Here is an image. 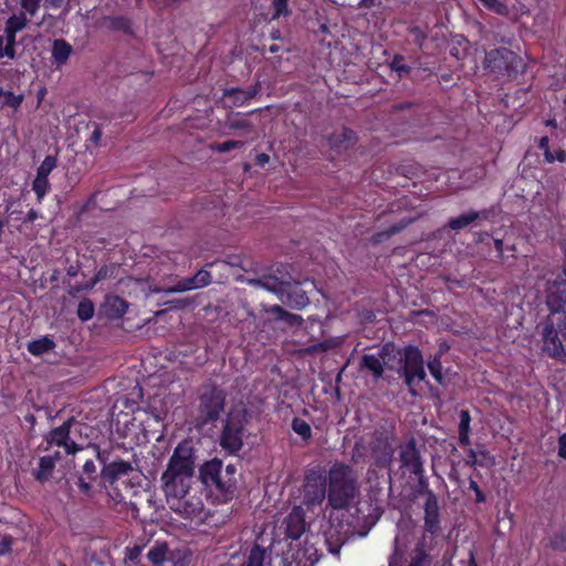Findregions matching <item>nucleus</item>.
Returning <instances> with one entry per match:
<instances>
[{"instance_id":"obj_35","label":"nucleus","mask_w":566,"mask_h":566,"mask_svg":"<svg viewBox=\"0 0 566 566\" xmlns=\"http://www.w3.org/2000/svg\"><path fill=\"white\" fill-rule=\"evenodd\" d=\"M23 95H15L11 91H4L2 87H0V106L1 107H10L13 109H18L22 102H23Z\"/></svg>"},{"instance_id":"obj_33","label":"nucleus","mask_w":566,"mask_h":566,"mask_svg":"<svg viewBox=\"0 0 566 566\" xmlns=\"http://www.w3.org/2000/svg\"><path fill=\"white\" fill-rule=\"evenodd\" d=\"M260 285L269 292L274 293L280 300L286 286L287 281L280 280L276 276L268 275L259 280Z\"/></svg>"},{"instance_id":"obj_8","label":"nucleus","mask_w":566,"mask_h":566,"mask_svg":"<svg viewBox=\"0 0 566 566\" xmlns=\"http://www.w3.org/2000/svg\"><path fill=\"white\" fill-rule=\"evenodd\" d=\"M198 412L202 424L218 421L226 407V392L216 385L203 387L198 397Z\"/></svg>"},{"instance_id":"obj_57","label":"nucleus","mask_w":566,"mask_h":566,"mask_svg":"<svg viewBox=\"0 0 566 566\" xmlns=\"http://www.w3.org/2000/svg\"><path fill=\"white\" fill-rule=\"evenodd\" d=\"M140 554H142V547L138 545H135L133 547H126L125 559L133 562V563L138 562Z\"/></svg>"},{"instance_id":"obj_15","label":"nucleus","mask_w":566,"mask_h":566,"mask_svg":"<svg viewBox=\"0 0 566 566\" xmlns=\"http://www.w3.org/2000/svg\"><path fill=\"white\" fill-rule=\"evenodd\" d=\"M392 350L394 345L386 343L381 346L377 356L374 354H364L359 361V368L370 371L375 380L382 378L386 358L390 356Z\"/></svg>"},{"instance_id":"obj_22","label":"nucleus","mask_w":566,"mask_h":566,"mask_svg":"<svg viewBox=\"0 0 566 566\" xmlns=\"http://www.w3.org/2000/svg\"><path fill=\"white\" fill-rule=\"evenodd\" d=\"M285 535L291 539H298L305 532V514L301 507H293L284 520Z\"/></svg>"},{"instance_id":"obj_64","label":"nucleus","mask_w":566,"mask_h":566,"mask_svg":"<svg viewBox=\"0 0 566 566\" xmlns=\"http://www.w3.org/2000/svg\"><path fill=\"white\" fill-rule=\"evenodd\" d=\"M558 457L566 459V432L558 438Z\"/></svg>"},{"instance_id":"obj_25","label":"nucleus","mask_w":566,"mask_h":566,"mask_svg":"<svg viewBox=\"0 0 566 566\" xmlns=\"http://www.w3.org/2000/svg\"><path fill=\"white\" fill-rule=\"evenodd\" d=\"M103 23L111 31L134 34L132 19L126 15H107L103 18Z\"/></svg>"},{"instance_id":"obj_23","label":"nucleus","mask_w":566,"mask_h":566,"mask_svg":"<svg viewBox=\"0 0 566 566\" xmlns=\"http://www.w3.org/2000/svg\"><path fill=\"white\" fill-rule=\"evenodd\" d=\"M356 142V133L348 127H343L340 132L333 133L328 137V146L337 153L352 148Z\"/></svg>"},{"instance_id":"obj_45","label":"nucleus","mask_w":566,"mask_h":566,"mask_svg":"<svg viewBox=\"0 0 566 566\" xmlns=\"http://www.w3.org/2000/svg\"><path fill=\"white\" fill-rule=\"evenodd\" d=\"M549 547L557 552H566V528L549 537Z\"/></svg>"},{"instance_id":"obj_26","label":"nucleus","mask_w":566,"mask_h":566,"mask_svg":"<svg viewBox=\"0 0 566 566\" xmlns=\"http://www.w3.org/2000/svg\"><path fill=\"white\" fill-rule=\"evenodd\" d=\"M72 52H73L72 45L67 41H65L63 39H56L53 41L52 59L57 67L66 64Z\"/></svg>"},{"instance_id":"obj_32","label":"nucleus","mask_w":566,"mask_h":566,"mask_svg":"<svg viewBox=\"0 0 566 566\" xmlns=\"http://www.w3.org/2000/svg\"><path fill=\"white\" fill-rule=\"evenodd\" d=\"M29 24V14L20 11L17 14H12L6 22L4 32L17 34L22 31Z\"/></svg>"},{"instance_id":"obj_9","label":"nucleus","mask_w":566,"mask_h":566,"mask_svg":"<svg viewBox=\"0 0 566 566\" xmlns=\"http://www.w3.org/2000/svg\"><path fill=\"white\" fill-rule=\"evenodd\" d=\"M484 67L497 75L517 74L524 67L520 55L507 48H496L485 54Z\"/></svg>"},{"instance_id":"obj_31","label":"nucleus","mask_w":566,"mask_h":566,"mask_svg":"<svg viewBox=\"0 0 566 566\" xmlns=\"http://www.w3.org/2000/svg\"><path fill=\"white\" fill-rule=\"evenodd\" d=\"M55 465L51 458L46 455L41 457L39 459V467L33 473L34 479L41 483L46 482L51 478Z\"/></svg>"},{"instance_id":"obj_48","label":"nucleus","mask_w":566,"mask_h":566,"mask_svg":"<svg viewBox=\"0 0 566 566\" xmlns=\"http://www.w3.org/2000/svg\"><path fill=\"white\" fill-rule=\"evenodd\" d=\"M42 0H19L22 12L29 14L30 18L38 14Z\"/></svg>"},{"instance_id":"obj_38","label":"nucleus","mask_w":566,"mask_h":566,"mask_svg":"<svg viewBox=\"0 0 566 566\" xmlns=\"http://www.w3.org/2000/svg\"><path fill=\"white\" fill-rule=\"evenodd\" d=\"M223 97L230 98L232 102V105L237 106V107L244 106V105L249 104V102L247 99L245 91L243 88H239V87L227 88L223 92Z\"/></svg>"},{"instance_id":"obj_36","label":"nucleus","mask_w":566,"mask_h":566,"mask_svg":"<svg viewBox=\"0 0 566 566\" xmlns=\"http://www.w3.org/2000/svg\"><path fill=\"white\" fill-rule=\"evenodd\" d=\"M369 455V443L366 444L363 439H359L355 442L353 452H352V461L355 464L366 463Z\"/></svg>"},{"instance_id":"obj_37","label":"nucleus","mask_w":566,"mask_h":566,"mask_svg":"<svg viewBox=\"0 0 566 566\" xmlns=\"http://www.w3.org/2000/svg\"><path fill=\"white\" fill-rule=\"evenodd\" d=\"M292 430L298 434L305 442L312 439V428L307 421L300 417L293 418L291 422Z\"/></svg>"},{"instance_id":"obj_13","label":"nucleus","mask_w":566,"mask_h":566,"mask_svg":"<svg viewBox=\"0 0 566 566\" xmlns=\"http://www.w3.org/2000/svg\"><path fill=\"white\" fill-rule=\"evenodd\" d=\"M399 463L405 474L415 475L426 472L424 461L413 437L399 447Z\"/></svg>"},{"instance_id":"obj_27","label":"nucleus","mask_w":566,"mask_h":566,"mask_svg":"<svg viewBox=\"0 0 566 566\" xmlns=\"http://www.w3.org/2000/svg\"><path fill=\"white\" fill-rule=\"evenodd\" d=\"M411 219H402L394 224H391L386 230L376 232L371 235V242L375 244H379L391 238L392 235L400 233L405 230L410 223Z\"/></svg>"},{"instance_id":"obj_30","label":"nucleus","mask_w":566,"mask_h":566,"mask_svg":"<svg viewBox=\"0 0 566 566\" xmlns=\"http://www.w3.org/2000/svg\"><path fill=\"white\" fill-rule=\"evenodd\" d=\"M266 559H270V553L266 548L255 543L249 552L247 562L241 566H264Z\"/></svg>"},{"instance_id":"obj_12","label":"nucleus","mask_w":566,"mask_h":566,"mask_svg":"<svg viewBox=\"0 0 566 566\" xmlns=\"http://www.w3.org/2000/svg\"><path fill=\"white\" fill-rule=\"evenodd\" d=\"M92 448L94 449L95 458L101 464H103L102 486H112L120 476L127 475L129 472L133 471L130 462L118 460L113 461L111 463H106L107 457L105 455V452H102L97 444H94Z\"/></svg>"},{"instance_id":"obj_59","label":"nucleus","mask_w":566,"mask_h":566,"mask_svg":"<svg viewBox=\"0 0 566 566\" xmlns=\"http://www.w3.org/2000/svg\"><path fill=\"white\" fill-rule=\"evenodd\" d=\"M229 128L230 129H251L252 124L249 120L243 119V118L232 119L229 122Z\"/></svg>"},{"instance_id":"obj_11","label":"nucleus","mask_w":566,"mask_h":566,"mask_svg":"<svg viewBox=\"0 0 566 566\" xmlns=\"http://www.w3.org/2000/svg\"><path fill=\"white\" fill-rule=\"evenodd\" d=\"M328 476L319 467L306 471L304 478V502L307 506L321 505L327 496Z\"/></svg>"},{"instance_id":"obj_60","label":"nucleus","mask_w":566,"mask_h":566,"mask_svg":"<svg viewBox=\"0 0 566 566\" xmlns=\"http://www.w3.org/2000/svg\"><path fill=\"white\" fill-rule=\"evenodd\" d=\"M465 465L470 468H474L476 465L483 467V462H479L476 458V452L473 449L468 450L467 459L464 460Z\"/></svg>"},{"instance_id":"obj_52","label":"nucleus","mask_w":566,"mask_h":566,"mask_svg":"<svg viewBox=\"0 0 566 566\" xmlns=\"http://www.w3.org/2000/svg\"><path fill=\"white\" fill-rule=\"evenodd\" d=\"M195 290L192 285V281L190 277H185L182 280H179L175 285L170 286L167 292L168 293H181Z\"/></svg>"},{"instance_id":"obj_18","label":"nucleus","mask_w":566,"mask_h":566,"mask_svg":"<svg viewBox=\"0 0 566 566\" xmlns=\"http://www.w3.org/2000/svg\"><path fill=\"white\" fill-rule=\"evenodd\" d=\"M170 509L186 518H193L200 515L203 510V502L200 496L191 495L190 491L180 497L168 500Z\"/></svg>"},{"instance_id":"obj_40","label":"nucleus","mask_w":566,"mask_h":566,"mask_svg":"<svg viewBox=\"0 0 566 566\" xmlns=\"http://www.w3.org/2000/svg\"><path fill=\"white\" fill-rule=\"evenodd\" d=\"M106 304L114 316H122L128 310V303L119 296L108 297Z\"/></svg>"},{"instance_id":"obj_5","label":"nucleus","mask_w":566,"mask_h":566,"mask_svg":"<svg viewBox=\"0 0 566 566\" xmlns=\"http://www.w3.org/2000/svg\"><path fill=\"white\" fill-rule=\"evenodd\" d=\"M248 424L244 408H232L227 413L219 436V446L229 455H235L243 447Z\"/></svg>"},{"instance_id":"obj_51","label":"nucleus","mask_w":566,"mask_h":566,"mask_svg":"<svg viewBox=\"0 0 566 566\" xmlns=\"http://www.w3.org/2000/svg\"><path fill=\"white\" fill-rule=\"evenodd\" d=\"M403 558V552L399 546V536L397 535L394 539V551L388 559V566H400Z\"/></svg>"},{"instance_id":"obj_54","label":"nucleus","mask_w":566,"mask_h":566,"mask_svg":"<svg viewBox=\"0 0 566 566\" xmlns=\"http://www.w3.org/2000/svg\"><path fill=\"white\" fill-rule=\"evenodd\" d=\"M459 432L470 433L471 415L469 410L463 409L460 411Z\"/></svg>"},{"instance_id":"obj_46","label":"nucleus","mask_w":566,"mask_h":566,"mask_svg":"<svg viewBox=\"0 0 566 566\" xmlns=\"http://www.w3.org/2000/svg\"><path fill=\"white\" fill-rule=\"evenodd\" d=\"M272 20L291 14V10L289 9V0H272Z\"/></svg>"},{"instance_id":"obj_44","label":"nucleus","mask_w":566,"mask_h":566,"mask_svg":"<svg viewBox=\"0 0 566 566\" xmlns=\"http://www.w3.org/2000/svg\"><path fill=\"white\" fill-rule=\"evenodd\" d=\"M32 190L35 192L38 201L41 202L50 190L49 179L35 177L32 182Z\"/></svg>"},{"instance_id":"obj_58","label":"nucleus","mask_w":566,"mask_h":566,"mask_svg":"<svg viewBox=\"0 0 566 566\" xmlns=\"http://www.w3.org/2000/svg\"><path fill=\"white\" fill-rule=\"evenodd\" d=\"M410 33L413 35V42L421 48L427 39V34L423 30L416 25L410 29Z\"/></svg>"},{"instance_id":"obj_42","label":"nucleus","mask_w":566,"mask_h":566,"mask_svg":"<svg viewBox=\"0 0 566 566\" xmlns=\"http://www.w3.org/2000/svg\"><path fill=\"white\" fill-rule=\"evenodd\" d=\"M389 65L391 71L398 73L400 77L411 72V67L405 63V56L400 54H395Z\"/></svg>"},{"instance_id":"obj_3","label":"nucleus","mask_w":566,"mask_h":566,"mask_svg":"<svg viewBox=\"0 0 566 566\" xmlns=\"http://www.w3.org/2000/svg\"><path fill=\"white\" fill-rule=\"evenodd\" d=\"M238 469L234 464L224 465L219 458L205 461L199 467V480L207 499L212 504H227L235 497Z\"/></svg>"},{"instance_id":"obj_62","label":"nucleus","mask_w":566,"mask_h":566,"mask_svg":"<svg viewBox=\"0 0 566 566\" xmlns=\"http://www.w3.org/2000/svg\"><path fill=\"white\" fill-rule=\"evenodd\" d=\"M261 88H262V85H261L260 81H256L248 90H244L245 94H247V99L249 103L261 92Z\"/></svg>"},{"instance_id":"obj_63","label":"nucleus","mask_w":566,"mask_h":566,"mask_svg":"<svg viewBox=\"0 0 566 566\" xmlns=\"http://www.w3.org/2000/svg\"><path fill=\"white\" fill-rule=\"evenodd\" d=\"M283 322H285L290 326H301L303 324V318L298 314L287 312V315L285 318H283Z\"/></svg>"},{"instance_id":"obj_56","label":"nucleus","mask_w":566,"mask_h":566,"mask_svg":"<svg viewBox=\"0 0 566 566\" xmlns=\"http://www.w3.org/2000/svg\"><path fill=\"white\" fill-rule=\"evenodd\" d=\"M469 489L474 492L476 503H484L486 501L484 492L481 490L479 484L472 479L469 480Z\"/></svg>"},{"instance_id":"obj_19","label":"nucleus","mask_w":566,"mask_h":566,"mask_svg":"<svg viewBox=\"0 0 566 566\" xmlns=\"http://www.w3.org/2000/svg\"><path fill=\"white\" fill-rule=\"evenodd\" d=\"M280 301L294 310H303L310 304V297L301 282L287 281Z\"/></svg>"},{"instance_id":"obj_6","label":"nucleus","mask_w":566,"mask_h":566,"mask_svg":"<svg viewBox=\"0 0 566 566\" xmlns=\"http://www.w3.org/2000/svg\"><path fill=\"white\" fill-rule=\"evenodd\" d=\"M399 374L403 378V384L408 387L412 396L417 395L416 385L426 380L424 360L422 352L416 345H408L403 348L402 366Z\"/></svg>"},{"instance_id":"obj_16","label":"nucleus","mask_w":566,"mask_h":566,"mask_svg":"<svg viewBox=\"0 0 566 566\" xmlns=\"http://www.w3.org/2000/svg\"><path fill=\"white\" fill-rule=\"evenodd\" d=\"M96 461L97 459H87L82 465L81 471H77L76 485L84 495L91 494L95 483L102 485V469L98 470Z\"/></svg>"},{"instance_id":"obj_14","label":"nucleus","mask_w":566,"mask_h":566,"mask_svg":"<svg viewBox=\"0 0 566 566\" xmlns=\"http://www.w3.org/2000/svg\"><path fill=\"white\" fill-rule=\"evenodd\" d=\"M489 12L516 22L527 13L526 7L518 0H478Z\"/></svg>"},{"instance_id":"obj_7","label":"nucleus","mask_w":566,"mask_h":566,"mask_svg":"<svg viewBox=\"0 0 566 566\" xmlns=\"http://www.w3.org/2000/svg\"><path fill=\"white\" fill-rule=\"evenodd\" d=\"M395 439L394 431L384 428L375 429L370 434L369 455L375 468L382 470L390 467L395 454Z\"/></svg>"},{"instance_id":"obj_53","label":"nucleus","mask_w":566,"mask_h":566,"mask_svg":"<svg viewBox=\"0 0 566 566\" xmlns=\"http://www.w3.org/2000/svg\"><path fill=\"white\" fill-rule=\"evenodd\" d=\"M243 142L241 140H226L213 146V149L219 153H228L232 149H237L243 146Z\"/></svg>"},{"instance_id":"obj_43","label":"nucleus","mask_w":566,"mask_h":566,"mask_svg":"<svg viewBox=\"0 0 566 566\" xmlns=\"http://www.w3.org/2000/svg\"><path fill=\"white\" fill-rule=\"evenodd\" d=\"M56 167V158L54 156H46L36 169V176L40 178H48L53 169Z\"/></svg>"},{"instance_id":"obj_61","label":"nucleus","mask_w":566,"mask_h":566,"mask_svg":"<svg viewBox=\"0 0 566 566\" xmlns=\"http://www.w3.org/2000/svg\"><path fill=\"white\" fill-rule=\"evenodd\" d=\"M266 312L274 315L280 321H283V318H285L287 315V311L277 304L270 306Z\"/></svg>"},{"instance_id":"obj_1","label":"nucleus","mask_w":566,"mask_h":566,"mask_svg":"<svg viewBox=\"0 0 566 566\" xmlns=\"http://www.w3.org/2000/svg\"><path fill=\"white\" fill-rule=\"evenodd\" d=\"M196 458L192 440L184 439L176 446L160 478L167 501L180 497L190 491L195 478Z\"/></svg>"},{"instance_id":"obj_55","label":"nucleus","mask_w":566,"mask_h":566,"mask_svg":"<svg viewBox=\"0 0 566 566\" xmlns=\"http://www.w3.org/2000/svg\"><path fill=\"white\" fill-rule=\"evenodd\" d=\"M13 537L11 535H4L0 539V557L9 555L12 552Z\"/></svg>"},{"instance_id":"obj_41","label":"nucleus","mask_w":566,"mask_h":566,"mask_svg":"<svg viewBox=\"0 0 566 566\" xmlns=\"http://www.w3.org/2000/svg\"><path fill=\"white\" fill-rule=\"evenodd\" d=\"M94 304L90 298H83L77 305V317L82 322H86L94 316Z\"/></svg>"},{"instance_id":"obj_10","label":"nucleus","mask_w":566,"mask_h":566,"mask_svg":"<svg viewBox=\"0 0 566 566\" xmlns=\"http://www.w3.org/2000/svg\"><path fill=\"white\" fill-rule=\"evenodd\" d=\"M74 424H80L74 417L66 419L61 426L51 429L43 437V451L49 452L53 447H62L65 454L75 455L84 450V447L71 438V430Z\"/></svg>"},{"instance_id":"obj_2","label":"nucleus","mask_w":566,"mask_h":566,"mask_svg":"<svg viewBox=\"0 0 566 566\" xmlns=\"http://www.w3.org/2000/svg\"><path fill=\"white\" fill-rule=\"evenodd\" d=\"M349 534H353V530L348 518H340L335 524L334 517L331 516L328 530L322 537L318 534L306 535L304 545L292 554V563L296 566H314L324 555L323 546H326L329 553L338 554Z\"/></svg>"},{"instance_id":"obj_20","label":"nucleus","mask_w":566,"mask_h":566,"mask_svg":"<svg viewBox=\"0 0 566 566\" xmlns=\"http://www.w3.org/2000/svg\"><path fill=\"white\" fill-rule=\"evenodd\" d=\"M546 305L552 314L564 310L566 306V282L563 280L547 282Z\"/></svg>"},{"instance_id":"obj_34","label":"nucleus","mask_w":566,"mask_h":566,"mask_svg":"<svg viewBox=\"0 0 566 566\" xmlns=\"http://www.w3.org/2000/svg\"><path fill=\"white\" fill-rule=\"evenodd\" d=\"M116 270L117 264L114 263L108 265H102L90 280V282L86 284L85 289H93L97 283L106 279L114 277Z\"/></svg>"},{"instance_id":"obj_4","label":"nucleus","mask_w":566,"mask_h":566,"mask_svg":"<svg viewBox=\"0 0 566 566\" xmlns=\"http://www.w3.org/2000/svg\"><path fill=\"white\" fill-rule=\"evenodd\" d=\"M358 491L357 480L348 464L335 463L331 467L328 471L327 502L333 510L343 511L340 514H331V516L334 517L335 524L340 518L344 521L348 518L352 523L353 532L355 531V516L348 512V507L354 502Z\"/></svg>"},{"instance_id":"obj_50","label":"nucleus","mask_w":566,"mask_h":566,"mask_svg":"<svg viewBox=\"0 0 566 566\" xmlns=\"http://www.w3.org/2000/svg\"><path fill=\"white\" fill-rule=\"evenodd\" d=\"M424 473L426 472H421V474L413 475L417 480V493L424 494L426 499H430V493L434 494V492L429 488V482Z\"/></svg>"},{"instance_id":"obj_28","label":"nucleus","mask_w":566,"mask_h":566,"mask_svg":"<svg viewBox=\"0 0 566 566\" xmlns=\"http://www.w3.org/2000/svg\"><path fill=\"white\" fill-rule=\"evenodd\" d=\"M56 344L50 336H42L28 343L27 349L33 356H42L43 354L53 350Z\"/></svg>"},{"instance_id":"obj_39","label":"nucleus","mask_w":566,"mask_h":566,"mask_svg":"<svg viewBox=\"0 0 566 566\" xmlns=\"http://www.w3.org/2000/svg\"><path fill=\"white\" fill-rule=\"evenodd\" d=\"M408 566H430L429 554L424 549L423 543H418L413 551V556Z\"/></svg>"},{"instance_id":"obj_29","label":"nucleus","mask_w":566,"mask_h":566,"mask_svg":"<svg viewBox=\"0 0 566 566\" xmlns=\"http://www.w3.org/2000/svg\"><path fill=\"white\" fill-rule=\"evenodd\" d=\"M446 349H448V347L442 348V346H441L439 352L437 354H434L432 357H430L427 363V366H428V369H429L431 376L434 378V380L439 385H446L444 376L442 373L443 367H442V361H441V356Z\"/></svg>"},{"instance_id":"obj_49","label":"nucleus","mask_w":566,"mask_h":566,"mask_svg":"<svg viewBox=\"0 0 566 566\" xmlns=\"http://www.w3.org/2000/svg\"><path fill=\"white\" fill-rule=\"evenodd\" d=\"M4 49L3 53L10 60L15 57V43H17V34L4 32Z\"/></svg>"},{"instance_id":"obj_47","label":"nucleus","mask_w":566,"mask_h":566,"mask_svg":"<svg viewBox=\"0 0 566 566\" xmlns=\"http://www.w3.org/2000/svg\"><path fill=\"white\" fill-rule=\"evenodd\" d=\"M193 289H201L211 283V274L207 270H199L193 276L190 277Z\"/></svg>"},{"instance_id":"obj_21","label":"nucleus","mask_w":566,"mask_h":566,"mask_svg":"<svg viewBox=\"0 0 566 566\" xmlns=\"http://www.w3.org/2000/svg\"><path fill=\"white\" fill-rule=\"evenodd\" d=\"M424 516H423V528L427 533L436 536L439 534L441 530V518L439 512V504L436 494L430 493V499H426L424 506Z\"/></svg>"},{"instance_id":"obj_17","label":"nucleus","mask_w":566,"mask_h":566,"mask_svg":"<svg viewBox=\"0 0 566 566\" xmlns=\"http://www.w3.org/2000/svg\"><path fill=\"white\" fill-rule=\"evenodd\" d=\"M558 329L552 321H546L543 327V352L557 360L566 358V350L558 337Z\"/></svg>"},{"instance_id":"obj_24","label":"nucleus","mask_w":566,"mask_h":566,"mask_svg":"<svg viewBox=\"0 0 566 566\" xmlns=\"http://www.w3.org/2000/svg\"><path fill=\"white\" fill-rule=\"evenodd\" d=\"M489 218V211L488 210H470L465 213L460 214L459 217L451 218L448 221V227L453 231H460L471 223L475 222L479 219H488Z\"/></svg>"}]
</instances>
